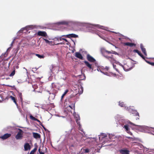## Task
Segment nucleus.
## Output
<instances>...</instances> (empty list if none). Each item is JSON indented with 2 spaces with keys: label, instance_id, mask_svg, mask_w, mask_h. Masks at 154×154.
Masks as SVG:
<instances>
[{
  "label": "nucleus",
  "instance_id": "1",
  "mask_svg": "<svg viewBox=\"0 0 154 154\" xmlns=\"http://www.w3.org/2000/svg\"><path fill=\"white\" fill-rule=\"evenodd\" d=\"M17 130H19V131L15 136V138L17 140L21 139L23 137V131L20 128H18Z\"/></svg>",
  "mask_w": 154,
  "mask_h": 154
},
{
  "label": "nucleus",
  "instance_id": "2",
  "mask_svg": "<svg viewBox=\"0 0 154 154\" xmlns=\"http://www.w3.org/2000/svg\"><path fill=\"white\" fill-rule=\"evenodd\" d=\"M129 65L130 63H127L124 64V65H120L123 67L125 71H127L131 70V66H129Z\"/></svg>",
  "mask_w": 154,
  "mask_h": 154
},
{
  "label": "nucleus",
  "instance_id": "3",
  "mask_svg": "<svg viewBox=\"0 0 154 154\" xmlns=\"http://www.w3.org/2000/svg\"><path fill=\"white\" fill-rule=\"evenodd\" d=\"M86 57L87 60L91 62L94 63L96 61L95 59L89 54L87 55Z\"/></svg>",
  "mask_w": 154,
  "mask_h": 154
},
{
  "label": "nucleus",
  "instance_id": "4",
  "mask_svg": "<svg viewBox=\"0 0 154 154\" xmlns=\"http://www.w3.org/2000/svg\"><path fill=\"white\" fill-rule=\"evenodd\" d=\"M62 37H64L68 38H70L71 37L76 38H78V36L74 34H71L67 35H63L62 36Z\"/></svg>",
  "mask_w": 154,
  "mask_h": 154
},
{
  "label": "nucleus",
  "instance_id": "5",
  "mask_svg": "<svg viewBox=\"0 0 154 154\" xmlns=\"http://www.w3.org/2000/svg\"><path fill=\"white\" fill-rule=\"evenodd\" d=\"M104 56L112 63H114L116 61L115 59L113 57L112 55H111V56L105 55H104Z\"/></svg>",
  "mask_w": 154,
  "mask_h": 154
},
{
  "label": "nucleus",
  "instance_id": "6",
  "mask_svg": "<svg viewBox=\"0 0 154 154\" xmlns=\"http://www.w3.org/2000/svg\"><path fill=\"white\" fill-rule=\"evenodd\" d=\"M11 136V134L6 133L1 137V138L3 140H5L10 137Z\"/></svg>",
  "mask_w": 154,
  "mask_h": 154
},
{
  "label": "nucleus",
  "instance_id": "7",
  "mask_svg": "<svg viewBox=\"0 0 154 154\" xmlns=\"http://www.w3.org/2000/svg\"><path fill=\"white\" fill-rule=\"evenodd\" d=\"M75 56L82 60L83 59V57L82 55L79 52H76L75 53Z\"/></svg>",
  "mask_w": 154,
  "mask_h": 154
},
{
  "label": "nucleus",
  "instance_id": "8",
  "mask_svg": "<svg viewBox=\"0 0 154 154\" xmlns=\"http://www.w3.org/2000/svg\"><path fill=\"white\" fill-rule=\"evenodd\" d=\"M75 118L76 122L77 123V124L79 126V128H81V125L80 122L79 121V120H80V118L79 116L78 115L76 116L75 117Z\"/></svg>",
  "mask_w": 154,
  "mask_h": 154
},
{
  "label": "nucleus",
  "instance_id": "9",
  "mask_svg": "<svg viewBox=\"0 0 154 154\" xmlns=\"http://www.w3.org/2000/svg\"><path fill=\"white\" fill-rule=\"evenodd\" d=\"M119 152L122 154H129V151L128 150L125 149H121L119 150Z\"/></svg>",
  "mask_w": 154,
  "mask_h": 154
},
{
  "label": "nucleus",
  "instance_id": "10",
  "mask_svg": "<svg viewBox=\"0 0 154 154\" xmlns=\"http://www.w3.org/2000/svg\"><path fill=\"white\" fill-rule=\"evenodd\" d=\"M37 35L38 36L45 37L47 35V33L45 31H39L37 32Z\"/></svg>",
  "mask_w": 154,
  "mask_h": 154
},
{
  "label": "nucleus",
  "instance_id": "11",
  "mask_svg": "<svg viewBox=\"0 0 154 154\" xmlns=\"http://www.w3.org/2000/svg\"><path fill=\"white\" fill-rule=\"evenodd\" d=\"M140 47L141 49V51L146 56L147 55V53L146 51V50L145 48L144 47L143 45L141 44L140 45Z\"/></svg>",
  "mask_w": 154,
  "mask_h": 154
},
{
  "label": "nucleus",
  "instance_id": "12",
  "mask_svg": "<svg viewBox=\"0 0 154 154\" xmlns=\"http://www.w3.org/2000/svg\"><path fill=\"white\" fill-rule=\"evenodd\" d=\"M134 52L137 53V54L140 56L143 59L145 60V57L143 55L141 54V52L137 49H134L133 50Z\"/></svg>",
  "mask_w": 154,
  "mask_h": 154
},
{
  "label": "nucleus",
  "instance_id": "13",
  "mask_svg": "<svg viewBox=\"0 0 154 154\" xmlns=\"http://www.w3.org/2000/svg\"><path fill=\"white\" fill-rule=\"evenodd\" d=\"M84 63L86 65V66L90 69H93V68L92 67V64H90L88 61H85Z\"/></svg>",
  "mask_w": 154,
  "mask_h": 154
},
{
  "label": "nucleus",
  "instance_id": "14",
  "mask_svg": "<svg viewBox=\"0 0 154 154\" xmlns=\"http://www.w3.org/2000/svg\"><path fill=\"white\" fill-rule=\"evenodd\" d=\"M24 148L25 151L30 149V146L29 144L28 143H25L24 145Z\"/></svg>",
  "mask_w": 154,
  "mask_h": 154
},
{
  "label": "nucleus",
  "instance_id": "15",
  "mask_svg": "<svg viewBox=\"0 0 154 154\" xmlns=\"http://www.w3.org/2000/svg\"><path fill=\"white\" fill-rule=\"evenodd\" d=\"M33 137L35 139H38L40 138V135L37 133L33 132L32 133Z\"/></svg>",
  "mask_w": 154,
  "mask_h": 154
},
{
  "label": "nucleus",
  "instance_id": "16",
  "mask_svg": "<svg viewBox=\"0 0 154 154\" xmlns=\"http://www.w3.org/2000/svg\"><path fill=\"white\" fill-rule=\"evenodd\" d=\"M125 45L128 46L130 47H132L133 46H136V45L135 44L129 42L125 43Z\"/></svg>",
  "mask_w": 154,
  "mask_h": 154
},
{
  "label": "nucleus",
  "instance_id": "17",
  "mask_svg": "<svg viewBox=\"0 0 154 154\" xmlns=\"http://www.w3.org/2000/svg\"><path fill=\"white\" fill-rule=\"evenodd\" d=\"M125 128L126 129V131H127V132L130 134L131 135H132V134L129 131V129L128 128V125H125L124 126Z\"/></svg>",
  "mask_w": 154,
  "mask_h": 154
},
{
  "label": "nucleus",
  "instance_id": "18",
  "mask_svg": "<svg viewBox=\"0 0 154 154\" xmlns=\"http://www.w3.org/2000/svg\"><path fill=\"white\" fill-rule=\"evenodd\" d=\"M10 98L14 102L17 106L18 105V104L17 102V99L15 97L12 96H10Z\"/></svg>",
  "mask_w": 154,
  "mask_h": 154
},
{
  "label": "nucleus",
  "instance_id": "19",
  "mask_svg": "<svg viewBox=\"0 0 154 154\" xmlns=\"http://www.w3.org/2000/svg\"><path fill=\"white\" fill-rule=\"evenodd\" d=\"M105 52L107 54H117V52L113 51H108L106 50L105 51Z\"/></svg>",
  "mask_w": 154,
  "mask_h": 154
},
{
  "label": "nucleus",
  "instance_id": "20",
  "mask_svg": "<svg viewBox=\"0 0 154 154\" xmlns=\"http://www.w3.org/2000/svg\"><path fill=\"white\" fill-rule=\"evenodd\" d=\"M18 95L19 97L20 98V101L21 102H22L23 101V99L22 98V93L19 92H18Z\"/></svg>",
  "mask_w": 154,
  "mask_h": 154
},
{
  "label": "nucleus",
  "instance_id": "21",
  "mask_svg": "<svg viewBox=\"0 0 154 154\" xmlns=\"http://www.w3.org/2000/svg\"><path fill=\"white\" fill-rule=\"evenodd\" d=\"M44 40L45 41V42L46 43L50 45H52V42L50 41H48V40L45 39V38H44ZM53 45H54V44H53Z\"/></svg>",
  "mask_w": 154,
  "mask_h": 154
},
{
  "label": "nucleus",
  "instance_id": "22",
  "mask_svg": "<svg viewBox=\"0 0 154 154\" xmlns=\"http://www.w3.org/2000/svg\"><path fill=\"white\" fill-rule=\"evenodd\" d=\"M37 149L36 147L35 148L32 150L30 152L29 154H34V153L35 152Z\"/></svg>",
  "mask_w": 154,
  "mask_h": 154
},
{
  "label": "nucleus",
  "instance_id": "23",
  "mask_svg": "<svg viewBox=\"0 0 154 154\" xmlns=\"http://www.w3.org/2000/svg\"><path fill=\"white\" fill-rule=\"evenodd\" d=\"M68 92V90H66L65 91L64 93L61 96V99H62L63 97L65 96V95Z\"/></svg>",
  "mask_w": 154,
  "mask_h": 154
},
{
  "label": "nucleus",
  "instance_id": "24",
  "mask_svg": "<svg viewBox=\"0 0 154 154\" xmlns=\"http://www.w3.org/2000/svg\"><path fill=\"white\" fill-rule=\"evenodd\" d=\"M119 105L122 107H123L125 106L124 103L123 102H121V101L119 102Z\"/></svg>",
  "mask_w": 154,
  "mask_h": 154
},
{
  "label": "nucleus",
  "instance_id": "25",
  "mask_svg": "<svg viewBox=\"0 0 154 154\" xmlns=\"http://www.w3.org/2000/svg\"><path fill=\"white\" fill-rule=\"evenodd\" d=\"M35 121H37V122H38L39 123V124L40 125H41L42 127L43 128L45 129V131H46V129L45 128V127L43 125H41V122L38 119H36V120Z\"/></svg>",
  "mask_w": 154,
  "mask_h": 154
},
{
  "label": "nucleus",
  "instance_id": "26",
  "mask_svg": "<svg viewBox=\"0 0 154 154\" xmlns=\"http://www.w3.org/2000/svg\"><path fill=\"white\" fill-rule=\"evenodd\" d=\"M36 55L40 58H43L44 57V56L43 55H40L38 54H36Z\"/></svg>",
  "mask_w": 154,
  "mask_h": 154
},
{
  "label": "nucleus",
  "instance_id": "27",
  "mask_svg": "<svg viewBox=\"0 0 154 154\" xmlns=\"http://www.w3.org/2000/svg\"><path fill=\"white\" fill-rule=\"evenodd\" d=\"M15 70L14 69L11 73V74L9 75V76H12L14 75L15 74Z\"/></svg>",
  "mask_w": 154,
  "mask_h": 154
},
{
  "label": "nucleus",
  "instance_id": "28",
  "mask_svg": "<svg viewBox=\"0 0 154 154\" xmlns=\"http://www.w3.org/2000/svg\"><path fill=\"white\" fill-rule=\"evenodd\" d=\"M30 118L31 119L35 121H36V119H37L32 115L30 116Z\"/></svg>",
  "mask_w": 154,
  "mask_h": 154
},
{
  "label": "nucleus",
  "instance_id": "29",
  "mask_svg": "<svg viewBox=\"0 0 154 154\" xmlns=\"http://www.w3.org/2000/svg\"><path fill=\"white\" fill-rule=\"evenodd\" d=\"M30 118L31 119L35 121H36V119H37L32 115L30 116Z\"/></svg>",
  "mask_w": 154,
  "mask_h": 154
},
{
  "label": "nucleus",
  "instance_id": "30",
  "mask_svg": "<svg viewBox=\"0 0 154 154\" xmlns=\"http://www.w3.org/2000/svg\"><path fill=\"white\" fill-rule=\"evenodd\" d=\"M113 68H114V69H116V70L117 71V72H119V70H118V69H117V68H116V65H114L113 64Z\"/></svg>",
  "mask_w": 154,
  "mask_h": 154
},
{
  "label": "nucleus",
  "instance_id": "31",
  "mask_svg": "<svg viewBox=\"0 0 154 154\" xmlns=\"http://www.w3.org/2000/svg\"><path fill=\"white\" fill-rule=\"evenodd\" d=\"M38 152L40 154H44V152L41 151L40 148L38 149Z\"/></svg>",
  "mask_w": 154,
  "mask_h": 154
},
{
  "label": "nucleus",
  "instance_id": "32",
  "mask_svg": "<svg viewBox=\"0 0 154 154\" xmlns=\"http://www.w3.org/2000/svg\"><path fill=\"white\" fill-rule=\"evenodd\" d=\"M129 123L131 125H132L133 126H137V125H136L133 124V123H132V122H130V121L129 122Z\"/></svg>",
  "mask_w": 154,
  "mask_h": 154
},
{
  "label": "nucleus",
  "instance_id": "33",
  "mask_svg": "<svg viewBox=\"0 0 154 154\" xmlns=\"http://www.w3.org/2000/svg\"><path fill=\"white\" fill-rule=\"evenodd\" d=\"M147 63H148L150 65L151 64V62H150L149 61H148L146 60V59H145V60H144Z\"/></svg>",
  "mask_w": 154,
  "mask_h": 154
},
{
  "label": "nucleus",
  "instance_id": "34",
  "mask_svg": "<svg viewBox=\"0 0 154 154\" xmlns=\"http://www.w3.org/2000/svg\"><path fill=\"white\" fill-rule=\"evenodd\" d=\"M127 137L128 138V139H130V140H134V138L133 137Z\"/></svg>",
  "mask_w": 154,
  "mask_h": 154
},
{
  "label": "nucleus",
  "instance_id": "35",
  "mask_svg": "<svg viewBox=\"0 0 154 154\" xmlns=\"http://www.w3.org/2000/svg\"><path fill=\"white\" fill-rule=\"evenodd\" d=\"M89 152V149H85V152L86 153H88Z\"/></svg>",
  "mask_w": 154,
  "mask_h": 154
},
{
  "label": "nucleus",
  "instance_id": "36",
  "mask_svg": "<svg viewBox=\"0 0 154 154\" xmlns=\"http://www.w3.org/2000/svg\"><path fill=\"white\" fill-rule=\"evenodd\" d=\"M61 23L62 24H66V25L67 24V23L66 22H65V21L62 22Z\"/></svg>",
  "mask_w": 154,
  "mask_h": 154
},
{
  "label": "nucleus",
  "instance_id": "37",
  "mask_svg": "<svg viewBox=\"0 0 154 154\" xmlns=\"http://www.w3.org/2000/svg\"><path fill=\"white\" fill-rule=\"evenodd\" d=\"M62 38H61V37H60L59 38H57V40L58 41H61L62 39Z\"/></svg>",
  "mask_w": 154,
  "mask_h": 154
},
{
  "label": "nucleus",
  "instance_id": "38",
  "mask_svg": "<svg viewBox=\"0 0 154 154\" xmlns=\"http://www.w3.org/2000/svg\"><path fill=\"white\" fill-rule=\"evenodd\" d=\"M62 39L63 40H64V41H65L66 42H68V41L66 39V38H62Z\"/></svg>",
  "mask_w": 154,
  "mask_h": 154
},
{
  "label": "nucleus",
  "instance_id": "39",
  "mask_svg": "<svg viewBox=\"0 0 154 154\" xmlns=\"http://www.w3.org/2000/svg\"><path fill=\"white\" fill-rule=\"evenodd\" d=\"M75 95H70V98H71L72 97H75Z\"/></svg>",
  "mask_w": 154,
  "mask_h": 154
},
{
  "label": "nucleus",
  "instance_id": "40",
  "mask_svg": "<svg viewBox=\"0 0 154 154\" xmlns=\"http://www.w3.org/2000/svg\"><path fill=\"white\" fill-rule=\"evenodd\" d=\"M135 115H136V116H137L138 117L139 116V114L137 112L136 113Z\"/></svg>",
  "mask_w": 154,
  "mask_h": 154
},
{
  "label": "nucleus",
  "instance_id": "41",
  "mask_svg": "<svg viewBox=\"0 0 154 154\" xmlns=\"http://www.w3.org/2000/svg\"><path fill=\"white\" fill-rule=\"evenodd\" d=\"M150 65L152 66H154V62H151Z\"/></svg>",
  "mask_w": 154,
  "mask_h": 154
},
{
  "label": "nucleus",
  "instance_id": "42",
  "mask_svg": "<svg viewBox=\"0 0 154 154\" xmlns=\"http://www.w3.org/2000/svg\"><path fill=\"white\" fill-rule=\"evenodd\" d=\"M50 95H53L54 97L55 96V95L54 94L52 93H50Z\"/></svg>",
  "mask_w": 154,
  "mask_h": 154
},
{
  "label": "nucleus",
  "instance_id": "43",
  "mask_svg": "<svg viewBox=\"0 0 154 154\" xmlns=\"http://www.w3.org/2000/svg\"><path fill=\"white\" fill-rule=\"evenodd\" d=\"M14 41H13L11 43V46H12V45H13V43H14Z\"/></svg>",
  "mask_w": 154,
  "mask_h": 154
},
{
  "label": "nucleus",
  "instance_id": "44",
  "mask_svg": "<svg viewBox=\"0 0 154 154\" xmlns=\"http://www.w3.org/2000/svg\"><path fill=\"white\" fill-rule=\"evenodd\" d=\"M62 44V43H57V44H56V45H59V44Z\"/></svg>",
  "mask_w": 154,
  "mask_h": 154
},
{
  "label": "nucleus",
  "instance_id": "45",
  "mask_svg": "<svg viewBox=\"0 0 154 154\" xmlns=\"http://www.w3.org/2000/svg\"><path fill=\"white\" fill-rule=\"evenodd\" d=\"M139 119V118L137 117V118L136 119V120H137V119Z\"/></svg>",
  "mask_w": 154,
  "mask_h": 154
},
{
  "label": "nucleus",
  "instance_id": "46",
  "mask_svg": "<svg viewBox=\"0 0 154 154\" xmlns=\"http://www.w3.org/2000/svg\"><path fill=\"white\" fill-rule=\"evenodd\" d=\"M69 106V107H70L71 108H72V107H71L70 106Z\"/></svg>",
  "mask_w": 154,
  "mask_h": 154
},
{
  "label": "nucleus",
  "instance_id": "47",
  "mask_svg": "<svg viewBox=\"0 0 154 154\" xmlns=\"http://www.w3.org/2000/svg\"><path fill=\"white\" fill-rule=\"evenodd\" d=\"M79 130H81V131H83L82 130H81V129H79Z\"/></svg>",
  "mask_w": 154,
  "mask_h": 154
},
{
  "label": "nucleus",
  "instance_id": "48",
  "mask_svg": "<svg viewBox=\"0 0 154 154\" xmlns=\"http://www.w3.org/2000/svg\"><path fill=\"white\" fill-rule=\"evenodd\" d=\"M0 138H1V137L0 136Z\"/></svg>",
  "mask_w": 154,
  "mask_h": 154
},
{
  "label": "nucleus",
  "instance_id": "49",
  "mask_svg": "<svg viewBox=\"0 0 154 154\" xmlns=\"http://www.w3.org/2000/svg\"><path fill=\"white\" fill-rule=\"evenodd\" d=\"M0 96H2V95H0Z\"/></svg>",
  "mask_w": 154,
  "mask_h": 154
}]
</instances>
